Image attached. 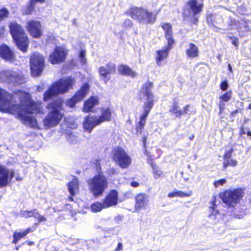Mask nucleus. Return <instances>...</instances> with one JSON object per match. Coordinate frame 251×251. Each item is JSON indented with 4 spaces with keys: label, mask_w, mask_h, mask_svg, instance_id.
Returning a JSON list of instances; mask_svg holds the SVG:
<instances>
[{
    "label": "nucleus",
    "mask_w": 251,
    "mask_h": 251,
    "mask_svg": "<svg viewBox=\"0 0 251 251\" xmlns=\"http://www.w3.org/2000/svg\"><path fill=\"white\" fill-rule=\"evenodd\" d=\"M9 175L11 179L14 176L13 170L10 171L4 166L0 165V187H6L8 185Z\"/></svg>",
    "instance_id": "2eb2a0df"
},
{
    "label": "nucleus",
    "mask_w": 251,
    "mask_h": 251,
    "mask_svg": "<svg viewBox=\"0 0 251 251\" xmlns=\"http://www.w3.org/2000/svg\"><path fill=\"white\" fill-rule=\"evenodd\" d=\"M25 236L24 231L21 232H15L13 234V243L17 244L21 239L24 238Z\"/></svg>",
    "instance_id": "2f4dec72"
},
{
    "label": "nucleus",
    "mask_w": 251,
    "mask_h": 251,
    "mask_svg": "<svg viewBox=\"0 0 251 251\" xmlns=\"http://www.w3.org/2000/svg\"><path fill=\"white\" fill-rule=\"evenodd\" d=\"M112 154L113 160L121 168H127L130 165L131 158L122 148L117 147L113 149Z\"/></svg>",
    "instance_id": "1a4fd4ad"
},
{
    "label": "nucleus",
    "mask_w": 251,
    "mask_h": 251,
    "mask_svg": "<svg viewBox=\"0 0 251 251\" xmlns=\"http://www.w3.org/2000/svg\"><path fill=\"white\" fill-rule=\"evenodd\" d=\"M79 102L75 97L73 96L72 98L66 101V105L70 107V108H74L75 106L76 102Z\"/></svg>",
    "instance_id": "e433bc0d"
},
{
    "label": "nucleus",
    "mask_w": 251,
    "mask_h": 251,
    "mask_svg": "<svg viewBox=\"0 0 251 251\" xmlns=\"http://www.w3.org/2000/svg\"><path fill=\"white\" fill-rule=\"evenodd\" d=\"M225 101H223V100H220V101L219 103V108H220V111H219L220 113H222L223 112V111H224V110L225 109Z\"/></svg>",
    "instance_id": "de8ad7c7"
},
{
    "label": "nucleus",
    "mask_w": 251,
    "mask_h": 251,
    "mask_svg": "<svg viewBox=\"0 0 251 251\" xmlns=\"http://www.w3.org/2000/svg\"><path fill=\"white\" fill-rule=\"evenodd\" d=\"M216 198L213 196L211 201L209 202L210 206L209 209L208 218L210 221L214 224H216L219 220L220 215L219 211L216 209Z\"/></svg>",
    "instance_id": "dca6fc26"
},
{
    "label": "nucleus",
    "mask_w": 251,
    "mask_h": 251,
    "mask_svg": "<svg viewBox=\"0 0 251 251\" xmlns=\"http://www.w3.org/2000/svg\"><path fill=\"white\" fill-rule=\"evenodd\" d=\"M19 249V246H18L16 248V250H18Z\"/></svg>",
    "instance_id": "338daca9"
},
{
    "label": "nucleus",
    "mask_w": 251,
    "mask_h": 251,
    "mask_svg": "<svg viewBox=\"0 0 251 251\" xmlns=\"http://www.w3.org/2000/svg\"><path fill=\"white\" fill-rule=\"evenodd\" d=\"M161 8L155 11L154 14L147 8L143 7H131L129 8L126 14L138 23L145 24H152L156 20V15L159 13Z\"/></svg>",
    "instance_id": "0eeeda50"
},
{
    "label": "nucleus",
    "mask_w": 251,
    "mask_h": 251,
    "mask_svg": "<svg viewBox=\"0 0 251 251\" xmlns=\"http://www.w3.org/2000/svg\"><path fill=\"white\" fill-rule=\"evenodd\" d=\"M86 55V50H82L80 51L79 54V58L80 62L82 64H85L87 62V59L85 57Z\"/></svg>",
    "instance_id": "4c0bfd02"
},
{
    "label": "nucleus",
    "mask_w": 251,
    "mask_h": 251,
    "mask_svg": "<svg viewBox=\"0 0 251 251\" xmlns=\"http://www.w3.org/2000/svg\"><path fill=\"white\" fill-rule=\"evenodd\" d=\"M89 85L87 83L84 84L80 90L74 96L75 98L79 101L82 100L88 94L89 91Z\"/></svg>",
    "instance_id": "393cba45"
},
{
    "label": "nucleus",
    "mask_w": 251,
    "mask_h": 251,
    "mask_svg": "<svg viewBox=\"0 0 251 251\" xmlns=\"http://www.w3.org/2000/svg\"><path fill=\"white\" fill-rule=\"evenodd\" d=\"M0 111L16 115L26 126L38 129L41 127L32 114H43L41 102H35L29 93L18 91L13 96L0 89Z\"/></svg>",
    "instance_id": "f257e3e1"
},
{
    "label": "nucleus",
    "mask_w": 251,
    "mask_h": 251,
    "mask_svg": "<svg viewBox=\"0 0 251 251\" xmlns=\"http://www.w3.org/2000/svg\"><path fill=\"white\" fill-rule=\"evenodd\" d=\"M232 151H233L232 149H230L229 150H227L226 151V152L224 156V160H228L230 159V158L231 156Z\"/></svg>",
    "instance_id": "a18cd8bd"
},
{
    "label": "nucleus",
    "mask_w": 251,
    "mask_h": 251,
    "mask_svg": "<svg viewBox=\"0 0 251 251\" xmlns=\"http://www.w3.org/2000/svg\"><path fill=\"white\" fill-rule=\"evenodd\" d=\"M100 124L98 116L89 115L87 116L83 122L84 129L90 133L93 129L97 126Z\"/></svg>",
    "instance_id": "f3484780"
},
{
    "label": "nucleus",
    "mask_w": 251,
    "mask_h": 251,
    "mask_svg": "<svg viewBox=\"0 0 251 251\" xmlns=\"http://www.w3.org/2000/svg\"><path fill=\"white\" fill-rule=\"evenodd\" d=\"M99 99L97 97L92 96L86 100L83 105L82 111L88 113L93 112V108L99 104Z\"/></svg>",
    "instance_id": "412c9836"
},
{
    "label": "nucleus",
    "mask_w": 251,
    "mask_h": 251,
    "mask_svg": "<svg viewBox=\"0 0 251 251\" xmlns=\"http://www.w3.org/2000/svg\"><path fill=\"white\" fill-rule=\"evenodd\" d=\"M111 110L106 108L103 109L101 111V115L100 116L98 117L99 120L101 124L105 121H109L111 120Z\"/></svg>",
    "instance_id": "c85d7f7f"
},
{
    "label": "nucleus",
    "mask_w": 251,
    "mask_h": 251,
    "mask_svg": "<svg viewBox=\"0 0 251 251\" xmlns=\"http://www.w3.org/2000/svg\"><path fill=\"white\" fill-rule=\"evenodd\" d=\"M203 3L201 0H190L185 4L183 15L185 18L196 16L200 14L202 10Z\"/></svg>",
    "instance_id": "9d476101"
},
{
    "label": "nucleus",
    "mask_w": 251,
    "mask_h": 251,
    "mask_svg": "<svg viewBox=\"0 0 251 251\" xmlns=\"http://www.w3.org/2000/svg\"><path fill=\"white\" fill-rule=\"evenodd\" d=\"M240 134L241 135H244L247 134L248 136L251 137V131L245 129L244 127H242L240 129Z\"/></svg>",
    "instance_id": "49530a36"
},
{
    "label": "nucleus",
    "mask_w": 251,
    "mask_h": 251,
    "mask_svg": "<svg viewBox=\"0 0 251 251\" xmlns=\"http://www.w3.org/2000/svg\"><path fill=\"white\" fill-rule=\"evenodd\" d=\"M130 185L131 186H132L133 187H135V188L138 187L139 185V183L136 181L131 182L130 183Z\"/></svg>",
    "instance_id": "4d7b16f0"
},
{
    "label": "nucleus",
    "mask_w": 251,
    "mask_h": 251,
    "mask_svg": "<svg viewBox=\"0 0 251 251\" xmlns=\"http://www.w3.org/2000/svg\"><path fill=\"white\" fill-rule=\"evenodd\" d=\"M91 210L94 212H98L100 211L102 209L105 208L103 202H95L91 205Z\"/></svg>",
    "instance_id": "7c9ffc66"
},
{
    "label": "nucleus",
    "mask_w": 251,
    "mask_h": 251,
    "mask_svg": "<svg viewBox=\"0 0 251 251\" xmlns=\"http://www.w3.org/2000/svg\"><path fill=\"white\" fill-rule=\"evenodd\" d=\"M170 112L176 117H180L183 115L182 109L181 108L179 102L175 100L170 109Z\"/></svg>",
    "instance_id": "a878e982"
},
{
    "label": "nucleus",
    "mask_w": 251,
    "mask_h": 251,
    "mask_svg": "<svg viewBox=\"0 0 251 251\" xmlns=\"http://www.w3.org/2000/svg\"><path fill=\"white\" fill-rule=\"evenodd\" d=\"M76 81L72 76L61 78L53 83L44 95V101H48L53 99L54 96L67 93L73 88Z\"/></svg>",
    "instance_id": "423d86ee"
},
{
    "label": "nucleus",
    "mask_w": 251,
    "mask_h": 251,
    "mask_svg": "<svg viewBox=\"0 0 251 251\" xmlns=\"http://www.w3.org/2000/svg\"><path fill=\"white\" fill-rule=\"evenodd\" d=\"M161 26L165 32V36L167 40L168 44L173 45L174 44V40L173 37L172 26L170 23H161Z\"/></svg>",
    "instance_id": "aec40b11"
},
{
    "label": "nucleus",
    "mask_w": 251,
    "mask_h": 251,
    "mask_svg": "<svg viewBox=\"0 0 251 251\" xmlns=\"http://www.w3.org/2000/svg\"><path fill=\"white\" fill-rule=\"evenodd\" d=\"M10 31L18 48L23 52L27 51L28 39L24 30L16 22H11L9 25Z\"/></svg>",
    "instance_id": "6e6552de"
},
{
    "label": "nucleus",
    "mask_w": 251,
    "mask_h": 251,
    "mask_svg": "<svg viewBox=\"0 0 251 251\" xmlns=\"http://www.w3.org/2000/svg\"><path fill=\"white\" fill-rule=\"evenodd\" d=\"M231 92L229 91L225 93L223 95L220 96V99L223 101L227 102L231 99Z\"/></svg>",
    "instance_id": "a19ab883"
},
{
    "label": "nucleus",
    "mask_w": 251,
    "mask_h": 251,
    "mask_svg": "<svg viewBox=\"0 0 251 251\" xmlns=\"http://www.w3.org/2000/svg\"><path fill=\"white\" fill-rule=\"evenodd\" d=\"M123 249V244L119 243L117 247L115 248L114 251H121Z\"/></svg>",
    "instance_id": "3c124183"
},
{
    "label": "nucleus",
    "mask_w": 251,
    "mask_h": 251,
    "mask_svg": "<svg viewBox=\"0 0 251 251\" xmlns=\"http://www.w3.org/2000/svg\"><path fill=\"white\" fill-rule=\"evenodd\" d=\"M228 86L227 82L224 81L221 83L220 87L223 91H225L227 88Z\"/></svg>",
    "instance_id": "09e8293b"
},
{
    "label": "nucleus",
    "mask_w": 251,
    "mask_h": 251,
    "mask_svg": "<svg viewBox=\"0 0 251 251\" xmlns=\"http://www.w3.org/2000/svg\"><path fill=\"white\" fill-rule=\"evenodd\" d=\"M68 136H69V137H67L68 140L70 142H73L72 139L74 138L73 135L72 134H68Z\"/></svg>",
    "instance_id": "052dcab7"
},
{
    "label": "nucleus",
    "mask_w": 251,
    "mask_h": 251,
    "mask_svg": "<svg viewBox=\"0 0 251 251\" xmlns=\"http://www.w3.org/2000/svg\"><path fill=\"white\" fill-rule=\"evenodd\" d=\"M108 173L109 174V175H112L116 174L117 172L114 168H111L109 169Z\"/></svg>",
    "instance_id": "603ef678"
},
{
    "label": "nucleus",
    "mask_w": 251,
    "mask_h": 251,
    "mask_svg": "<svg viewBox=\"0 0 251 251\" xmlns=\"http://www.w3.org/2000/svg\"><path fill=\"white\" fill-rule=\"evenodd\" d=\"M192 194V192L190 191L189 193H187L181 191H176V195L177 197H190Z\"/></svg>",
    "instance_id": "37998d69"
},
{
    "label": "nucleus",
    "mask_w": 251,
    "mask_h": 251,
    "mask_svg": "<svg viewBox=\"0 0 251 251\" xmlns=\"http://www.w3.org/2000/svg\"><path fill=\"white\" fill-rule=\"evenodd\" d=\"M154 177L157 179L162 175V172L158 168L156 165H152Z\"/></svg>",
    "instance_id": "473e14b6"
},
{
    "label": "nucleus",
    "mask_w": 251,
    "mask_h": 251,
    "mask_svg": "<svg viewBox=\"0 0 251 251\" xmlns=\"http://www.w3.org/2000/svg\"><path fill=\"white\" fill-rule=\"evenodd\" d=\"M185 52L187 57L191 59L197 57L199 54L198 47L193 43L189 44Z\"/></svg>",
    "instance_id": "b1692460"
},
{
    "label": "nucleus",
    "mask_w": 251,
    "mask_h": 251,
    "mask_svg": "<svg viewBox=\"0 0 251 251\" xmlns=\"http://www.w3.org/2000/svg\"><path fill=\"white\" fill-rule=\"evenodd\" d=\"M118 192L115 190L111 191L103 201L105 208L116 205L118 202Z\"/></svg>",
    "instance_id": "a211bd4d"
},
{
    "label": "nucleus",
    "mask_w": 251,
    "mask_h": 251,
    "mask_svg": "<svg viewBox=\"0 0 251 251\" xmlns=\"http://www.w3.org/2000/svg\"><path fill=\"white\" fill-rule=\"evenodd\" d=\"M115 71V65L112 63H107L105 66H101L99 69V73L101 76L104 77L103 80L105 83L109 79V78H107V75Z\"/></svg>",
    "instance_id": "6ab92c4d"
},
{
    "label": "nucleus",
    "mask_w": 251,
    "mask_h": 251,
    "mask_svg": "<svg viewBox=\"0 0 251 251\" xmlns=\"http://www.w3.org/2000/svg\"><path fill=\"white\" fill-rule=\"evenodd\" d=\"M79 186L77 179L75 177L68 184V189L72 196L75 195L78 191Z\"/></svg>",
    "instance_id": "cd10ccee"
},
{
    "label": "nucleus",
    "mask_w": 251,
    "mask_h": 251,
    "mask_svg": "<svg viewBox=\"0 0 251 251\" xmlns=\"http://www.w3.org/2000/svg\"><path fill=\"white\" fill-rule=\"evenodd\" d=\"M226 182L225 179H221L220 180L215 181L214 182V185L216 188L219 187L220 186H223Z\"/></svg>",
    "instance_id": "c03bdc74"
},
{
    "label": "nucleus",
    "mask_w": 251,
    "mask_h": 251,
    "mask_svg": "<svg viewBox=\"0 0 251 251\" xmlns=\"http://www.w3.org/2000/svg\"><path fill=\"white\" fill-rule=\"evenodd\" d=\"M192 17L191 19V22L194 24H197L198 19L195 16H191Z\"/></svg>",
    "instance_id": "5fc2aeb1"
},
{
    "label": "nucleus",
    "mask_w": 251,
    "mask_h": 251,
    "mask_svg": "<svg viewBox=\"0 0 251 251\" xmlns=\"http://www.w3.org/2000/svg\"><path fill=\"white\" fill-rule=\"evenodd\" d=\"M168 197H169V198H173V197H177V195H176V191H175V192H173L169 193L168 194Z\"/></svg>",
    "instance_id": "6e6d98bb"
},
{
    "label": "nucleus",
    "mask_w": 251,
    "mask_h": 251,
    "mask_svg": "<svg viewBox=\"0 0 251 251\" xmlns=\"http://www.w3.org/2000/svg\"><path fill=\"white\" fill-rule=\"evenodd\" d=\"M118 71L120 73L134 77L137 75L135 72L133 71L130 68L126 65H121L118 67Z\"/></svg>",
    "instance_id": "bb28decb"
},
{
    "label": "nucleus",
    "mask_w": 251,
    "mask_h": 251,
    "mask_svg": "<svg viewBox=\"0 0 251 251\" xmlns=\"http://www.w3.org/2000/svg\"><path fill=\"white\" fill-rule=\"evenodd\" d=\"M97 170L98 174L90 178L87 180L89 190L91 194L95 198L101 196L108 187V178L100 173V162L96 161Z\"/></svg>",
    "instance_id": "20e7f679"
},
{
    "label": "nucleus",
    "mask_w": 251,
    "mask_h": 251,
    "mask_svg": "<svg viewBox=\"0 0 251 251\" xmlns=\"http://www.w3.org/2000/svg\"><path fill=\"white\" fill-rule=\"evenodd\" d=\"M36 211V209H33L30 211H22L21 212L20 215L21 217L26 218L32 217H34V213H35Z\"/></svg>",
    "instance_id": "f704fd0d"
},
{
    "label": "nucleus",
    "mask_w": 251,
    "mask_h": 251,
    "mask_svg": "<svg viewBox=\"0 0 251 251\" xmlns=\"http://www.w3.org/2000/svg\"><path fill=\"white\" fill-rule=\"evenodd\" d=\"M42 90V88L40 86H38L37 88V90L38 91H41Z\"/></svg>",
    "instance_id": "0e129e2a"
},
{
    "label": "nucleus",
    "mask_w": 251,
    "mask_h": 251,
    "mask_svg": "<svg viewBox=\"0 0 251 251\" xmlns=\"http://www.w3.org/2000/svg\"><path fill=\"white\" fill-rule=\"evenodd\" d=\"M223 164L225 168H226L228 166H235L237 165V161L229 159L224 160Z\"/></svg>",
    "instance_id": "ea45409f"
},
{
    "label": "nucleus",
    "mask_w": 251,
    "mask_h": 251,
    "mask_svg": "<svg viewBox=\"0 0 251 251\" xmlns=\"http://www.w3.org/2000/svg\"><path fill=\"white\" fill-rule=\"evenodd\" d=\"M9 11L6 8L0 10V22L8 17Z\"/></svg>",
    "instance_id": "58836bf2"
},
{
    "label": "nucleus",
    "mask_w": 251,
    "mask_h": 251,
    "mask_svg": "<svg viewBox=\"0 0 251 251\" xmlns=\"http://www.w3.org/2000/svg\"><path fill=\"white\" fill-rule=\"evenodd\" d=\"M3 75L5 76L6 80L8 82H15L17 80L18 74L15 72L11 70H8L4 71L3 73Z\"/></svg>",
    "instance_id": "c756f323"
},
{
    "label": "nucleus",
    "mask_w": 251,
    "mask_h": 251,
    "mask_svg": "<svg viewBox=\"0 0 251 251\" xmlns=\"http://www.w3.org/2000/svg\"><path fill=\"white\" fill-rule=\"evenodd\" d=\"M152 83L147 82L145 83L141 90L140 97L144 99L145 102L143 107V111L140 117V121L136 125V131L137 133L141 134L142 130L144 128L146 123V119L154 103V96L151 92Z\"/></svg>",
    "instance_id": "7ed1b4c3"
},
{
    "label": "nucleus",
    "mask_w": 251,
    "mask_h": 251,
    "mask_svg": "<svg viewBox=\"0 0 251 251\" xmlns=\"http://www.w3.org/2000/svg\"><path fill=\"white\" fill-rule=\"evenodd\" d=\"M173 45L168 44L167 47L163 50H158L156 56V61L158 66L161 65V61L166 59L168 55L169 51L172 49Z\"/></svg>",
    "instance_id": "4be33fe9"
},
{
    "label": "nucleus",
    "mask_w": 251,
    "mask_h": 251,
    "mask_svg": "<svg viewBox=\"0 0 251 251\" xmlns=\"http://www.w3.org/2000/svg\"><path fill=\"white\" fill-rule=\"evenodd\" d=\"M45 1V0H31L30 5L27 7L25 13L26 14H29L31 13V12L33 11L34 9V3L36 2H43Z\"/></svg>",
    "instance_id": "72a5a7b5"
},
{
    "label": "nucleus",
    "mask_w": 251,
    "mask_h": 251,
    "mask_svg": "<svg viewBox=\"0 0 251 251\" xmlns=\"http://www.w3.org/2000/svg\"><path fill=\"white\" fill-rule=\"evenodd\" d=\"M249 108H250V109H251V104H250V105H249Z\"/></svg>",
    "instance_id": "774afa93"
},
{
    "label": "nucleus",
    "mask_w": 251,
    "mask_h": 251,
    "mask_svg": "<svg viewBox=\"0 0 251 251\" xmlns=\"http://www.w3.org/2000/svg\"><path fill=\"white\" fill-rule=\"evenodd\" d=\"M63 103V100L57 98L47 106L49 113L43 120V124L46 128L54 127L59 124L64 116L62 112Z\"/></svg>",
    "instance_id": "39448f33"
},
{
    "label": "nucleus",
    "mask_w": 251,
    "mask_h": 251,
    "mask_svg": "<svg viewBox=\"0 0 251 251\" xmlns=\"http://www.w3.org/2000/svg\"><path fill=\"white\" fill-rule=\"evenodd\" d=\"M16 179H17V180H21L22 179V178H21V177H17V178H16Z\"/></svg>",
    "instance_id": "69168bd1"
},
{
    "label": "nucleus",
    "mask_w": 251,
    "mask_h": 251,
    "mask_svg": "<svg viewBox=\"0 0 251 251\" xmlns=\"http://www.w3.org/2000/svg\"><path fill=\"white\" fill-rule=\"evenodd\" d=\"M135 201L134 209L136 211L146 209L149 205V196L144 193H139L135 197Z\"/></svg>",
    "instance_id": "4468645a"
},
{
    "label": "nucleus",
    "mask_w": 251,
    "mask_h": 251,
    "mask_svg": "<svg viewBox=\"0 0 251 251\" xmlns=\"http://www.w3.org/2000/svg\"><path fill=\"white\" fill-rule=\"evenodd\" d=\"M132 25V21L129 19H127V20H125V21L124 22V25L125 26L130 27Z\"/></svg>",
    "instance_id": "8fccbe9b"
},
{
    "label": "nucleus",
    "mask_w": 251,
    "mask_h": 251,
    "mask_svg": "<svg viewBox=\"0 0 251 251\" xmlns=\"http://www.w3.org/2000/svg\"><path fill=\"white\" fill-rule=\"evenodd\" d=\"M33 217L36 218L39 222H43L47 221L46 218L43 216L41 215L37 209L35 213H34Z\"/></svg>",
    "instance_id": "79ce46f5"
},
{
    "label": "nucleus",
    "mask_w": 251,
    "mask_h": 251,
    "mask_svg": "<svg viewBox=\"0 0 251 251\" xmlns=\"http://www.w3.org/2000/svg\"><path fill=\"white\" fill-rule=\"evenodd\" d=\"M244 194L243 189L240 188L227 190L220 194L223 202L228 207L234 209V214L239 219L242 218L246 214V206L240 204Z\"/></svg>",
    "instance_id": "f03ea898"
},
{
    "label": "nucleus",
    "mask_w": 251,
    "mask_h": 251,
    "mask_svg": "<svg viewBox=\"0 0 251 251\" xmlns=\"http://www.w3.org/2000/svg\"><path fill=\"white\" fill-rule=\"evenodd\" d=\"M30 64L32 75L37 76L41 74L44 67V58L40 53L35 52L30 57Z\"/></svg>",
    "instance_id": "9b49d317"
},
{
    "label": "nucleus",
    "mask_w": 251,
    "mask_h": 251,
    "mask_svg": "<svg viewBox=\"0 0 251 251\" xmlns=\"http://www.w3.org/2000/svg\"><path fill=\"white\" fill-rule=\"evenodd\" d=\"M27 244H28V245H29V246H31V245H33V244H34V242H31V241H30V242H27Z\"/></svg>",
    "instance_id": "e2e57ef3"
},
{
    "label": "nucleus",
    "mask_w": 251,
    "mask_h": 251,
    "mask_svg": "<svg viewBox=\"0 0 251 251\" xmlns=\"http://www.w3.org/2000/svg\"><path fill=\"white\" fill-rule=\"evenodd\" d=\"M0 55L2 58L9 61H12L14 58L13 52L5 45L0 46Z\"/></svg>",
    "instance_id": "5701e85b"
},
{
    "label": "nucleus",
    "mask_w": 251,
    "mask_h": 251,
    "mask_svg": "<svg viewBox=\"0 0 251 251\" xmlns=\"http://www.w3.org/2000/svg\"><path fill=\"white\" fill-rule=\"evenodd\" d=\"M195 109L193 107H191V106L189 104L185 105L182 108L183 115L184 114H190L195 113Z\"/></svg>",
    "instance_id": "c9c22d12"
},
{
    "label": "nucleus",
    "mask_w": 251,
    "mask_h": 251,
    "mask_svg": "<svg viewBox=\"0 0 251 251\" xmlns=\"http://www.w3.org/2000/svg\"><path fill=\"white\" fill-rule=\"evenodd\" d=\"M232 43L233 45L237 47L238 45V40L236 38H234L232 40Z\"/></svg>",
    "instance_id": "13d9d810"
},
{
    "label": "nucleus",
    "mask_w": 251,
    "mask_h": 251,
    "mask_svg": "<svg viewBox=\"0 0 251 251\" xmlns=\"http://www.w3.org/2000/svg\"><path fill=\"white\" fill-rule=\"evenodd\" d=\"M26 28L30 34L34 38H40L42 34L40 22L30 20L26 22Z\"/></svg>",
    "instance_id": "ddd939ff"
},
{
    "label": "nucleus",
    "mask_w": 251,
    "mask_h": 251,
    "mask_svg": "<svg viewBox=\"0 0 251 251\" xmlns=\"http://www.w3.org/2000/svg\"><path fill=\"white\" fill-rule=\"evenodd\" d=\"M33 230H32L31 228H28L26 230H25L24 232L25 234V235H26L28 233L33 232Z\"/></svg>",
    "instance_id": "bf43d9fd"
},
{
    "label": "nucleus",
    "mask_w": 251,
    "mask_h": 251,
    "mask_svg": "<svg viewBox=\"0 0 251 251\" xmlns=\"http://www.w3.org/2000/svg\"><path fill=\"white\" fill-rule=\"evenodd\" d=\"M123 218V216L121 215H118L115 217L114 220L117 223H119L120 221L122 220Z\"/></svg>",
    "instance_id": "864d4df0"
},
{
    "label": "nucleus",
    "mask_w": 251,
    "mask_h": 251,
    "mask_svg": "<svg viewBox=\"0 0 251 251\" xmlns=\"http://www.w3.org/2000/svg\"><path fill=\"white\" fill-rule=\"evenodd\" d=\"M228 70H229V71L230 72H232V67H231V66L230 64H229L228 65Z\"/></svg>",
    "instance_id": "680f3d73"
},
{
    "label": "nucleus",
    "mask_w": 251,
    "mask_h": 251,
    "mask_svg": "<svg viewBox=\"0 0 251 251\" xmlns=\"http://www.w3.org/2000/svg\"><path fill=\"white\" fill-rule=\"evenodd\" d=\"M68 54V50L63 47H57L54 51L50 54L49 61L52 64H56L64 62Z\"/></svg>",
    "instance_id": "f8f14e48"
}]
</instances>
